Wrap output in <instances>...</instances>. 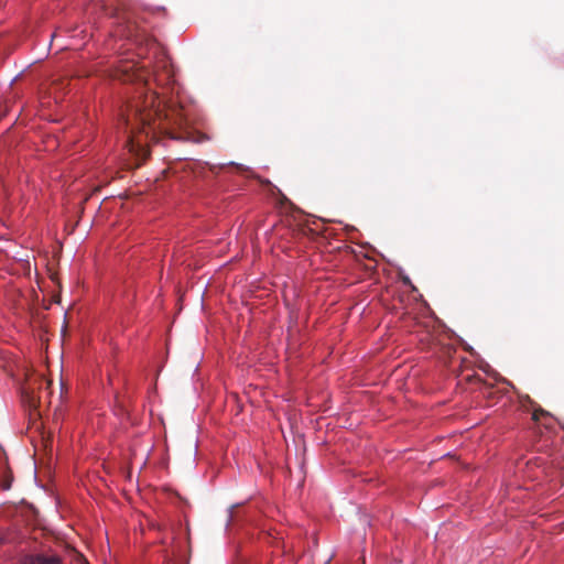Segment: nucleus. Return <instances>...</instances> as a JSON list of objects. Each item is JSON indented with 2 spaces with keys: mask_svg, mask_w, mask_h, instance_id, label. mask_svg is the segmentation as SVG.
Listing matches in <instances>:
<instances>
[{
  "mask_svg": "<svg viewBox=\"0 0 564 564\" xmlns=\"http://www.w3.org/2000/svg\"><path fill=\"white\" fill-rule=\"evenodd\" d=\"M115 76L122 82H134L140 85L138 97L128 104L122 118L129 133L127 142L130 150L141 149L148 139L156 140L158 133L175 138L170 128L172 124L181 126L183 119L175 110L162 109L156 93L147 89L148 72L143 67H137V63L126 61L117 67Z\"/></svg>",
  "mask_w": 564,
  "mask_h": 564,
  "instance_id": "obj_1",
  "label": "nucleus"
},
{
  "mask_svg": "<svg viewBox=\"0 0 564 564\" xmlns=\"http://www.w3.org/2000/svg\"><path fill=\"white\" fill-rule=\"evenodd\" d=\"M21 564H61V558L56 555L45 556L43 554H22L20 556Z\"/></svg>",
  "mask_w": 564,
  "mask_h": 564,
  "instance_id": "obj_2",
  "label": "nucleus"
},
{
  "mask_svg": "<svg viewBox=\"0 0 564 564\" xmlns=\"http://www.w3.org/2000/svg\"><path fill=\"white\" fill-rule=\"evenodd\" d=\"M13 481V475L11 469L4 464L0 471V488L9 490Z\"/></svg>",
  "mask_w": 564,
  "mask_h": 564,
  "instance_id": "obj_3",
  "label": "nucleus"
},
{
  "mask_svg": "<svg viewBox=\"0 0 564 564\" xmlns=\"http://www.w3.org/2000/svg\"><path fill=\"white\" fill-rule=\"evenodd\" d=\"M544 416H549V412H546L543 409L534 410L532 413V420L534 422H539L541 420V417H544Z\"/></svg>",
  "mask_w": 564,
  "mask_h": 564,
  "instance_id": "obj_4",
  "label": "nucleus"
},
{
  "mask_svg": "<svg viewBox=\"0 0 564 564\" xmlns=\"http://www.w3.org/2000/svg\"><path fill=\"white\" fill-rule=\"evenodd\" d=\"M274 191L276 192V195L279 196V203L281 205H286V204H291V202L289 200V198L281 192L280 188L278 187H274Z\"/></svg>",
  "mask_w": 564,
  "mask_h": 564,
  "instance_id": "obj_5",
  "label": "nucleus"
},
{
  "mask_svg": "<svg viewBox=\"0 0 564 564\" xmlns=\"http://www.w3.org/2000/svg\"><path fill=\"white\" fill-rule=\"evenodd\" d=\"M23 393H25L28 398H30V402H32L33 404L35 403V397L33 395V392L29 391V387L24 388Z\"/></svg>",
  "mask_w": 564,
  "mask_h": 564,
  "instance_id": "obj_6",
  "label": "nucleus"
},
{
  "mask_svg": "<svg viewBox=\"0 0 564 564\" xmlns=\"http://www.w3.org/2000/svg\"><path fill=\"white\" fill-rule=\"evenodd\" d=\"M208 166H209V171H210L212 173H217V171H218V170H220V169L223 167V165H221V166H217V165H208Z\"/></svg>",
  "mask_w": 564,
  "mask_h": 564,
  "instance_id": "obj_7",
  "label": "nucleus"
},
{
  "mask_svg": "<svg viewBox=\"0 0 564 564\" xmlns=\"http://www.w3.org/2000/svg\"><path fill=\"white\" fill-rule=\"evenodd\" d=\"M208 138L205 135V134H202L198 139H197V142H202V141H205L207 140Z\"/></svg>",
  "mask_w": 564,
  "mask_h": 564,
  "instance_id": "obj_8",
  "label": "nucleus"
},
{
  "mask_svg": "<svg viewBox=\"0 0 564 564\" xmlns=\"http://www.w3.org/2000/svg\"><path fill=\"white\" fill-rule=\"evenodd\" d=\"M403 283L406 285H411V280L409 278H404Z\"/></svg>",
  "mask_w": 564,
  "mask_h": 564,
  "instance_id": "obj_9",
  "label": "nucleus"
},
{
  "mask_svg": "<svg viewBox=\"0 0 564 564\" xmlns=\"http://www.w3.org/2000/svg\"><path fill=\"white\" fill-rule=\"evenodd\" d=\"M86 564H88V563H86Z\"/></svg>",
  "mask_w": 564,
  "mask_h": 564,
  "instance_id": "obj_10",
  "label": "nucleus"
}]
</instances>
